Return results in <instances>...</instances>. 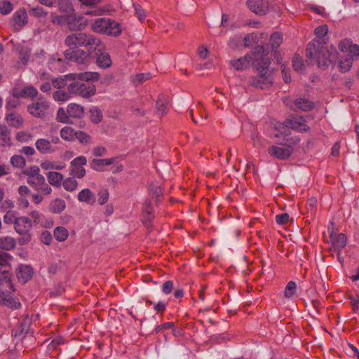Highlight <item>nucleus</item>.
<instances>
[{"label": "nucleus", "instance_id": "1", "mask_svg": "<svg viewBox=\"0 0 359 359\" xmlns=\"http://www.w3.org/2000/svg\"><path fill=\"white\" fill-rule=\"evenodd\" d=\"M269 50L268 48L257 46L252 53H248L244 57L230 61L231 66L238 71L245 70L252 65L258 72V75L250 79V85L261 89L266 88L269 83L268 72L269 66Z\"/></svg>", "mask_w": 359, "mask_h": 359}, {"label": "nucleus", "instance_id": "2", "mask_svg": "<svg viewBox=\"0 0 359 359\" xmlns=\"http://www.w3.org/2000/svg\"><path fill=\"white\" fill-rule=\"evenodd\" d=\"M337 52L335 48H328L325 42L314 39L308 43L306 48V56L310 59H316L318 66L322 69L327 68L337 58Z\"/></svg>", "mask_w": 359, "mask_h": 359}, {"label": "nucleus", "instance_id": "3", "mask_svg": "<svg viewBox=\"0 0 359 359\" xmlns=\"http://www.w3.org/2000/svg\"><path fill=\"white\" fill-rule=\"evenodd\" d=\"M90 29L99 34L117 36L121 34L120 25L109 18H101L95 20L90 26Z\"/></svg>", "mask_w": 359, "mask_h": 359}, {"label": "nucleus", "instance_id": "4", "mask_svg": "<svg viewBox=\"0 0 359 359\" xmlns=\"http://www.w3.org/2000/svg\"><path fill=\"white\" fill-rule=\"evenodd\" d=\"M300 140L295 138H283V142H280L277 146L271 147V151L277 158L285 160L289 158L293 151L292 144H297Z\"/></svg>", "mask_w": 359, "mask_h": 359}, {"label": "nucleus", "instance_id": "5", "mask_svg": "<svg viewBox=\"0 0 359 359\" xmlns=\"http://www.w3.org/2000/svg\"><path fill=\"white\" fill-rule=\"evenodd\" d=\"M32 228V222L29 217L25 216L18 217L15 222L14 229L18 234L22 236V237L19 239V243L20 245H25L31 241L32 236L30 231Z\"/></svg>", "mask_w": 359, "mask_h": 359}, {"label": "nucleus", "instance_id": "6", "mask_svg": "<svg viewBox=\"0 0 359 359\" xmlns=\"http://www.w3.org/2000/svg\"><path fill=\"white\" fill-rule=\"evenodd\" d=\"M71 95H79L83 98H88L95 95L96 88L92 83L74 81L67 86Z\"/></svg>", "mask_w": 359, "mask_h": 359}, {"label": "nucleus", "instance_id": "7", "mask_svg": "<svg viewBox=\"0 0 359 359\" xmlns=\"http://www.w3.org/2000/svg\"><path fill=\"white\" fill-rule=\"evenodd\" d=\"M49 108V102L45 98L40 97L36 102L27 106V111L34 117L43 118L48 113Z\"/></svg>", "mask_w": 359, "mask_h": 359}, {"label": "nucleus", "instance_id": "8", "mask_svg": "<svg viewBox=\"0 0 359 359\" xmlns=\"http://www.w3.org/2000/svg\"><path fill=\"white\" fill-rule=\"evenodd\" d=\"M66 25L70 31L77 32L86 29L88 25V21L84 17L76 15L75 12H73L67 15Z\"/></svg>", "mask_w": 359, "mask_h": 359}, {"label": "nucleus", "instance_id": "9", "mask_svg": "<svg viewBox=\"0 0 359 359\" xmlns=\"http://www.w3.org/2000/svg\"><path fill=\"white\" fill-rule=\"evenodd\" d=\"M27 183L41 194L46 196L52 192V188L46 182L45 177L42 175L27 177Z\"/></svg>", "mask_w": 359, "mask_h": 359}, {"label": "nucleus", "instance_id": "10", "mask_svg": "<svg viewBox=\"0 0 359 359\" xmlns=\"http://www.w3.org/2000/svg\"><path fill=\"white\" fill-rule=\"evenodd\" d=\"M11 25L14 32H20L28 23V15L25 8L17 10L10 20Z\"/></svg>", "mask_w": 359, "mask_h": 359}, {"label": "nucleus", "instance_id": "11", "mask_svg": "<svg viewBox=\"0 0 359 359\" xmlns=\"http://www.w3.org/2000/svg\"><path fill=\"white\" fill-rule=\"evenodd\" d=\"M87 159L83 156L73 159L70 163L69 174L74 177L79 179L83 178L86 175V169L83 165H86Z\"/></svg>", "mask_w": 359, "mask_h": 359}, {"label": "nucleus", "instance_id": "12", "mask_svg": "<svg viewBox=\"0 0 359 359\" xmlns=\"http://www.w3.org/2000/svg\"><path fill=\"white\" fill-rule=\"evenodd\" d=\"M81 47L86 48L88 52L95 50L101 44L99 38L87 32H81Z\"/></svg>", "mask_w": 359, "mask_h": 359}, {"label": "nucleus", "instance_id": "13", "mask_svg": "<svg viewBox=\"0 0 359 359\" xmlns=\"http://www.w3.org/2000/svg\"><path fill=\"white\" fill-rule=\"evenodd\" d=\"M100 74L97 72H82V73H73V74H69L65 76V79L73 81H96L100 79Z\"/></svg>", "mask_w": 359, "mask_h": 359}, {"label": "nucleus", "instance_id": "14", "mask_svg": "<svg viewBox=\"0 0 359 359\" xmlns=\"http://www.w3.org/2000/svg\"><path fill=\"white\" fill-rule=\"evenodd\" d=\"M66 58L69 59L78 64H83L89 58L90 52L81 49H77L65 53Z\"/></svg>", "mask_w": 359, "mask_h": 359}, {"label": "nucleus", "instance_id": "15", "mask_svg": "<svg viewBox=\"0 0 359 359\" xmlns=\"http://www.w3.org/2000/svg\"><path fill=\"white\" fill-rule=\"evenodd\" d=\"M38 95V90L32 86H27L22 89L15 88L13 90V96L15 98H35Z\"/></svg>", "mask_w": 359, "mask_h": 359}, {"label": "nucleus", "instance_id": "16", "mask_svg": "<svg viewBox=\"0 0 359 359\" xmlns=\"http://www.w3.org/2000/svg\"><path fill=\"white\" fill-rule=\"evenodd\" d=\"M247 5L252 12L258 15H265L269 7L268 2H264L263 0H248Z\"/></svg>", "mask_w": 359, "mask_h": 359}, {"label": "nucleus", "instance_id": "17", "mask_svg": "<svg viewBox=\"0 0 359 359\" xmlns=\"http://www.w3.org/2000/svg\"><path fill=\"white\" fill-rule=\"evenodd\" d=\"M0 305L6 306L12 309H18L20 307V303L13 298L11 293L5 292L0 288Z\"/></svg>", "mask_w": 359, "mask_h": 359}, {"label": "nucleus", "instance_id": "18", "mask_svg": "<svg viewBox=\"0 0 359 359\" xmlns=\"http://www.w3.org/2000/svg\"><path fill=\"white\" fill-rule=\"evenodd\" d=\"M19 281L26 283L32 277V269L27 265H20L15 271Z\"/></svg>", "mask_w": 359, "mask_h": 359}, {"label": "nucleus", "instance_id": "19", "mask_svg": "<svg viewBox=\"0 0 359 359\" xmlns=\"http://www.w3.org/2000/svg\"><path fill=\"white\" fill-rule=\"evenodd\" d=\"M5 120L10 126L16 128H20L24 123V119L22 116L16 112L7 114L5 116Z\"/></svg>", "mask_w": 359, "mask_h": 359}, {"label": "nucleus", "instance_id": "20", "mask_svg": "<svg viewBox=\"0 0 359 359\" xmlns=\"http://www.w3.org/2000/svg\"><path fill=\"white\" fill-rule=\"evenodd\" d=\"M305 121L302 117L287 120L285 123L287 124L288 128L296 130L299 132L307 131L309 128L304 123Z\"/></svg>", "mask_w": 359, "mask_h": 359}, {"label": "nucleus", "instance_id": "21", "mask_svg": "<svg viewBox=\"0 0 359 359\" xmlns=\"http://www.w3.org/2000/svg\"><path fill=\"white\" fill-rule=\"evenodd\" d=\"M330 238L333 248H334L335 250H337V254L339 256V250L344 248L346 245V237L344 233L334 235L333 233H332L330 235Z\"/></svg>", "mask_w": 359, "mask_h": 359}, {"label": "nucleus", "instance_id": "22", "mask_svg": "<svg viewBox=\"0 0 359 359\" xmlns=\"http://www.w3.org/2000/svg\"><path fill=\"white\" fill-rule=\"evenodd\" d=\"M79 201L88 205H93L95 203V196L89 189H82L77 196Z\"/></svg>", "mask_w": 359, "mask_h": 359}, {"label": "nucleus", "instance_id": "23", "mask_svg": "<svg viewBox=\"0 0 359 359\" xmlns=\"http://www.w3.org/2000/svg\"><path fill=\"white\" fill-rule=\"evenodd\" d=\"M69 118H81L84 116V108L80 104L70 103L67 107Z\"/></svg>", "mask_w": 359, "mask_h": 359}, {"label": "nucleus", "instance_id": "24", "mask_svg": "<svg viewBox=\"0 0 359 359\" xmlns=\"http://www.w3.org/2000/svg\"><path fill=\"white\" fill-rule=\"evenodd\" d=\"M12 144L10 129L4 124H0V145L10 147Z\"/></svg>", "mask_w": 359, "mask_h": 359}, {"label": "nucleus", "instance_id": "25", "mask_svg": "<svg viewBox=\"0 0 359 359\" xmlns=\"http://www.w3.org/2000/svg\"><path fill=\"white\" fill-rule=\"evenodd\" d=\"M66 208L65 200L56 198L53 200L49 205V210L54 214H60Z\"/></svg>", "mask_w": 359, "mask_h": 359}, {"label": "nucleus", "instance_id": "26", "mask_svg": "<svg viewBox=\"0 0 359 359\" xmlns=\"http://www.w3.org/2000/svg\"><path fill=\"white\" fill-rule=\"evenodd\" d=\"M81 32L72 33L67 35L65 39V44L69 47H81Z\"/></svg>", "mask_w": 359, "mask_h": 359}, {"label": "nucleus", "instance_id": "27", "mask_svg": "<svg viewBox=\"0 0 359 359\" xmlns=\"http://www.w3.org/2000/svg\"><path fill=\"white\" fill-rule=\"evenodd\" d=\"M294 105L297 109L309 111L314 108V103L306 98H298L294 101Z\"/></svg>", "mask_w": 359, "mask_h": 359}, {"label": "nucleus", "instance_id": "28", "mask_svg": "<svg viewBox=\"0 0 359 359\" xmlns=\"http://www.w3.org/2000/svg\"><path fill=\"white\" fill-rule=\"evenodd\" d=\"M35 146L37 150L42 154H48L53 151L50 142L44 138L38 139Z\"/></svg>", "mask_w": 359, "mask_h": 359}, {"label": "nucleus", "instance_id": "29", "mask_svg": "<svg viewBox=\"0 0 359 359\" xmlns=\"http://www.w3.org/2000/svg\"><path fill=\"white\" fill-rule=\"evenodd\" d=\"M72 98L71 93L69 90L67 91L62 90H57L53 93V99L59 104H63Z\"/></svg>", "mask_w": 359, "mask_h": 359}, {"label": "nucleus", "instance_id": "30", "mask_svg": "<svg viewBox=\"0 0 359 359\" xmlns=\"http://www.w3.org/2000/svg\"><path fill=\"white\" fill-rule=\"evenodd\" d=\"M16 246V241L14 238L4 236L0 238V249L3 250H12Z\"/></svg>", "mask_w": 359, "mask_h": 359}, {"label": "nucleus", "instance_id": "31", "mask_svg": "<svg viewBox=\"0 0 359 359\" xmlns=\"http://www.w3.org/2000/svg\"><path fill=\"white\" fill-rule=\"evenodd\" d=\"M115 158L93 159L90 163L91 168L95 170H102V167L114 163Z\"/></svg>", "mask_w": 359, "mask_h": 359}, {"label": "nucleus", "instance_id": "32", "mask_svg": "<svg viewBox=\"0 0 359 359\" xmlns=\"http://www.w3.org/2000/svg\"><path fill=\"white\" fill-rule=\"evenodd\" d=\"M47 178L48 182L55 187H60L61 185V182L63 180L62 174L57 172H49L47 174Z\"/></svg>", "mask_w": 359, "mask_h": 359}, {"label": "nucleus", "instance_id": "33", "mask_svg": "<svg viewBox=\"0 0 359 359\" xmlns=\"http://www.w3.org/2000/svg\"><path fill=\"white\" fill-rule=\"evenodd\" d=\"M58 10L60 12L67 15L74 12V6L70 0H59Z\"/></svg>", "mask_w": 359, "mask_h": 359}, {"label": "nucleus", "instance_id": "34", "mask_svg": "<svg viewBox=\"0 0 359 359\" xmlns=\"http://www.w3.org/2000/svg\"><path fill=\"white\" fill-rule=\"evenodd\" d=\"M6 285L10 289H13V286L11 283V275L7 270H3L0 268V286Z\"/></svg>", "mask_w": 359, "mask_h": 359}, {"label": "nucleus", "instance_id": "35", "mask_svg": "<svg viewBox=\"0 0 359 359\" xmlns=\"http://www.w3.org/2000/svg\"><path fill=\"white\" fill-rule=\"evenodd\" d=\"M283 41L281 32H275L271 35V50H277Z\"/></svg>", "mask_w": 359, "mask_h": 359}, {"label": "nucleus", "instance_id": "36", "mask_svg": "<svg viewBox=\"0 0 359 359\" xmlns=\"http://www.w3.org/2000/svg\"><path fill=\"white\" fill-rule=\"evenodd\" d=\"M292 67L295 72H302L305 69V64L303 57L299 55L295 54L292 60Z\"/></svg>", "mask_w": 359, "mask_h": 359}, {"label": "nucleus", "instance_id": "37", "mask_svg": "<svg viewBox=\"0 0 359 359\" xmlns=\"http://www.w3.org/2000/svg\"><path fill=\"white\" fill-rule=\"evenodd\" d=\"M97 64L102 68H107L111 65L110 56L107 53H101L97 55Z\"/></svg>", "mask_w": 359, "mask_h": 359}, {"label": "nucleus", "instance_id": "38", "mask_svg": "<svg viewBox=\"0 0 359 359\" xmlns=\"http://www.w3.org/2000/svg\"><path fill=\"white\" fill-rule=\"evenodd\" d=\"M76 132L69 126H65L60 130L61 137L66 141H73L75 139Z\"/></svg>", "mask_w": 359, "mask_h": 359}, {"label": "nucleus", "instance_id": "39", "mask_svg": "<svg viewBox=\"0 0 359 359\" xmlns=\"http://www.w3.org/2000/svg\"><path fill=\"white\" fill-rule=\"evenodd\" d=\"M41 167L44 170H62L65 167V164L61 162H54L50 161H44L41 163Z\"/></svg>", "mask_w": 359, "mask_h": 359}, {"label": "nucleus", "instance_id": "40", "mask_svg": "<svg viewBox=\"0 0 359 359\" xmlns=\"http://www.w3.org/2000/svg\"><path fill=\"white\" fill-rule=\"evenodd\" d=\"M55 239L60 242L66 241L69 236L68 230L64 226H57L53 231Z\"/></svg>", "mask_w": 359, "mask_h": 359}, {"label": "nucleus", "instance_id": "41", "mask_svg": "<svg viewBox=\"0 0 359 359\" xmlns=\"http://www.w3.org/2000/svg\"><path fill=\"white\" fill-rule=\"evenodd\" d=\"M19 59L20 62H18V65L21 64L22 66H25L27 65L29 55H30V50L27 47H21L19 51Z\"/></svg>", "mask_w": 359, "mask_h": 359}, {"label": "nucleus", "instance_id": "42", "mask_svg": "<svg viewBox=\"0 0 359 359\" xmlns=\"http://www.w3.org/2000/svg\"><path fill=\"white\" fill-rule=\"evenodd\" d=\"M78 182L74 179V177L66 178L62 183L64 189L69 192L75 191L78 187Z\"/></svg>", "mask_w": 359, "mask_h": 359}, {"label": "nucleus", "instance_id": "43", "mask_svg": "<svg viewBox=\"0 0 359 359\" xmlns=\"http://www.w3.org/2000/svg\"><path fill=\"white\" fill-rule=\"evenodd\" d=\"M90 120L94 123H99L102 120V111L96 107H94L90 110Z\"/></svg>", "mask_w": 359, "mask_h": 359}, {"label": "nucleus", "instance_id": "44", "mask_svg": "<svg viewBox=\"0 0 359 359\" xmlns=\"http://www.w3.org/2000/svg\"><path fill=\"white\" fill-rule=\"evenodd\" d=\"M10 163L13 167H16V168H22L26 165L25 159L24 158L23 156H22L20 155L13 156L11 158Z\"/></svg>", "mask_w": 359, "mask_h": 359}, {"label": "nucleus", "instance_id": "45", "mask_svg": "<svg viewBox=\"0 0 359 359\" xmlns=\"http://www.w3.org/2000/svg\"><path fill=\"white\" fill-rule=\"evenodd\" d=\"M56 120L63 123H67L69 121V116L67 113V109L65 110L62 107H60L56 114Z\"/></svg>", "mask_w": 359, "mask_h": 359}, {"label": "nucleus", "instance_id": "46", "mask_svg": "<svg viewBox=\"0 0 359 359\" xmlns=\"http://www.w3.org/2000/svg\"><path fill=\"white\" fill-rule=\"evenodd\" d=\"M156 113L160 118L167 114V106L161 100H158L156 103Z\"/></svg>", "mask_w": 359, "mask_h": 359}, {"label": "nucleus", "instance_id": "47", "mask_svg": "<svg viewBox=\"0 0 359 359\" xmlns=\"http://www.w3.org/2000/svg\"><path fill=\"white\" fill-rule=\"evenodd\" d=\"M353 58L346 57L344 59H341L339 61V68L341 72H346L350 70L353 65Z\"/></svg>", "mask_w": 359, "mask_h": 359}, {"label": "nucleus", "instance_id": "48", "mask_svg": "<svg viewBox=\"0 0 359 359\" xmlns=\"http://www.w3.org/2000/svg\"><path fill=\"white\" fill-rule=\"evenodd\" d=\"M29 12L32 16L36 18H45L48 15V13L40 6L32 8Z\"/></svg>", "mask_w": 359, "mask_h": 359}, {"label": "nucleus", "instance_id": "49", "mask_svg": "<svg viewBox=\"0 0 359 359\" xmlns=\"http://www.w3.org/2000/svg\"><path fill=\"white\" fill-rule=\"evenodd\" d=\"M13 9V4L8 1H0V13L2 15L9 14Z\"/></svg>", "mask_w": 359, "mask_h": 359}, {"label": "nucleus", "instance_id": "50", "mask_svg": "<svg viewBox=\"0 0 359 359\" xmlns=\"http://www.w3.org/2000/svg\"><path fill=\"white\" fill-rule=\"evenodd\" d=\"M17 219L16 212L11 210H8L3 217L4 222L7 224H13L15 225Z\"/></svg>", "mask_w": 359, "mask_h": 359}, {"label": "nucleus", "instance_id": "51", "mask_svg": "<svg viewBox=\"0 0 359 359\" xmlns=\"http://www.w3.org/2000/svg\"><path fill=\"white\" fill-rule=\"evenodd\" d=\"M151 77L150 73L137 74L133 79V81L135 84H140L145 81L149 80Z\"/></svg>", "mask_w": 359, "mask_h": 359}, {"label": "nucleus", "instance_id": "52", "mask_svg": "<svg viewBox=\"0 0 359 359\" xmlns=\"http://www.w3.org/2000/svg\"><path fill=\"white\" fill-rule=\"evenodd\" d=\"M75 138L82 144H89L91 140L90 136L83 131H76Z\"/></svg>", "mask_w": 359, "mask_h": 359}, {"label": "nucleus", "instance_id": "53", "mask_svg": "<svg viewBox=\"0 0 359 359\" xmlns=\"http://www.w3.org/2000/svg\"><path fill=\"white\" fill-rule=\"evenodd\" d=\"M257 36L256 34L252 33L247 34L243 39V45L245 47H250L257 43Z\"/></svg>", "mask_w": 359, "mask_h": 359}, {"label": "nucleus", "instance_id": "54", "mask_svg": "<svg viewBox=\"0 0 359 359\" xmlns=\"http://www.w3.org/2000/svg\"><path fill=\"white\" fill-rule=\"evenodd\" d=\"M16 140L20 142H27L32 138V135L25 131H20L15 135Z\"/></svg>", "mask_w": 359, "mask_h": 359}, {"label": "nucleus", "instance_id": "55", "mask_svg": "<svg viewBox=\"0 0 359 359\" xmlns=\"http://www.w3.org/2000/svg\"><path fill=\"white\" fill-rule=\"evenodd\" d=\"M51 22L53 24L62 25L67 22V15H57L54 13H51Z\"/></svg>", "mask_w": 359, "mask_h": 359}, {"label": "nucleus", "instance_id": "56", "mask_svg": "<svg viewBox=\"0 0 359 359\" xmlns=\"http://www.w3.org/2000/svg\"><path fill=\"white\" fill-rule=\"evenodd\" d=\"M296 291V284L293 281H290L285 290V296L287 298L294 295Z\"/></svg>", "mask_w": 359, "mask_h": 359}, {"label": "nucleus", "instance_id": "57", "mask_svg": "<svg viewBox=\"0 0 359 359\" xmlns=\"http://www.w3.org/2000/svg\"><path fill=\"white\" fill-rule=\"evenodd\" d=\"M253 144L255 147H264L266 145L267 140L262 138V137L259 134H255L252 137Z\"/></svg>", "mask_w": 359, "mask_h": 359}, {"label": "nucleus", "instance_id": "58", "mask_svg": "<svg viewBox=\"0 0 359 359\" xmlns=\"http://www.w3.org/2000/svg\"><path fill=\"white\" fill-rule=\"evenodd\" d=\"M274 126L273 128L275 130L278 131L280 134H285L287 133L288 126L287 124L285 122L284 123H282L280 122H273L272 123Z\"/></svg>", "mask_w": 359, "mask_h": 359}, {"label": "nucleus", "instance_id": "59", "mask_svg": "<svg viewBox=\"0 0 359 359\" xmlns=\"http://www.w3.org/2000/svg\"><path fill=\"white\" fill-rule=\"evenodd\" d=\"M150 194L156 198V202H158L163 196V190L160 187H155L150 189Z\"/></svg>", "mask_w": 359, "mask_h": 359}, {"label": "nucleus", "instance_id": "60", "mask_svg": "<svg viewBox=\"0 0 359 359\" xmlns=\"http://www.w3.org/2000/svg\"><path fill=\"white\" fill-rule=\"evenodd\" d=\"M52 85L55 88L61 90L67 86V83L65 78H55L52 80Z\"/></svg>", "mask_w": 359, "mask_h": 359}, {"label": "nucleus", "instance_id": "61", "mask_svg": "<svg viewBox=\"0 0 359 359\" xmlns=\"http://www.w3.org/2000/svg\"><path fill=\"white\" fill-rule=\"evenodd\" d=\"M98 202L100 205H104L109 199V192L107 189L100 190L98 193Z\"/></svg>", "mask_w": 359, "mask_h": 359}, {"label": "nucleus", "instance_id": "62", "mask_svg": "<svg viewBox=\"0 0 359 359\" xmlns=\"http://www.w3.org/2000/svg\"><path fill=\"white\" fill-rule=\"evenodd\" d=\"M153 212L151 201L149 199L146 200L142 206V213L144 215H154Z\"/></svg>", "mask_w": 359, "mask_h": 359}, {"label": "nucleus", "instance_id": "63", "mask_svg": "<svg viewBox=\"0 0 359 359\" xmlns=\"http://www.w3.org/2000/svg\"><path fill=\"white\" fill-rule=\"evenodd\" d=\"M23 173L27 176V177H32V176H36L41 175L39 173V168L37 166H32L26 169Z\"/></svg>", "mask_w": 359, "mask_h": 359}, {"label": "nucleus", "instance_id": "64", "mask_svg": "<svg viewBox=\"0 0 359 359\" xmlns=\"http://www.w3.org/2000/svg\"><path fill=\"white\" fill-rule=\"evenodd\" d=\"M154 219V215H144L142 213V222L147 229H151L152 227V222Z\"/></svg>", "mask_w": 359, "mask_h": 359}]
</instances>
